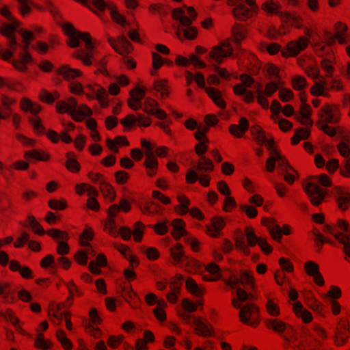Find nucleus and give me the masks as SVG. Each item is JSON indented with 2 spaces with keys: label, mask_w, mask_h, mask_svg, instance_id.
Wrapping results in <instances>:
<instances>
[{
  "label": "nucleus",
  "mask_w": 350,
  "mask_h": 350,
  "mask_svg": "<svg viewBox=\"0 0 350 350\" xmlns=\"http://www.w3.org/2000/svg\"><path fill=\"white\" fill-rule=\"evenodd\" d=\"M173 230L171 232V235L174 240L178 241L181 237L187 234V231L185 229V222L183 219L177 218L172 221Z\"/></svg>",
  "instance_id": "nucleus-20"
},
{
  "label": "nucleus",
  "mask_w": 350,
  "mask_h": 350,
  "mask_svg": "<svg viewBox=\"0 0 350 350\" xmlns=\"http://www.w3.org/2000/svg\"><path fill=\"white\" fill-rule=\"evenodd\" d=\"M312 178L317 180L319 185L317 183L309 182L304 187V190L310 204L314 206H319L326 201L327 196L330 193V190L321 188L320 185L323 187H330L332 185V181L330 177L325 174H321L312 177Z\"/></svg>",
  "instance_id": "nucleus-2"
},
{
  "label": "nucleus",
  "mask_w": 350,
  "mask_h": 350,
  "mask_svg": "<svg viewBox=\"0 0 350 350\" xmlns=\"http://www.w3.org/2000/svg\"><path fill=\"white\" fill-rule=\"evenodd\" d=\"M258 314V306L254 303H250L241 308L239 317L241 323L256 328L260 323Z\"/></svg>",
  "instance_id": "nucleus-4"
},
{
  "label": "nucleus",
  "mask_w": 350,
  "mask_h": 350,
  "mask_svg": "<svg viewBox=\"0 0 350 350\" xmlns=\"http://www.w3.org/2000/svg\"><path fill=\"white\" fill-rule=\"evenodd\" d=\"M250 127L248 120L242 117L239 120L238 124H230L228 131L229 133L236 138H242Z\"/></svg>",
  "instance_id": "nucleus-14"
},
{
  "label": "nucleus",
  "mask_w": 350,
  "mask_h": 350,
  "mask_svg": "<svg viewBox=\"0 0 350 350\" xmlns=\"http://www.w3.org/2000/svg\"><path fill=\"white\" fill-rule=\"evenodd\" d=\"M143 164L147 169L146 173L148 176L153 177L157 174L159 162L154 154H146V158Z\"/></svg>",
  "instance_id": "nucleus-24"
},
{
  "label": "nucleus",
  "mask_w": 350,
  "mask_h": 350,
  "mask_svg": "<svg viewBox=\"0 0 350 350\" xmlns=\"http://www.w3.org/2000/svg\"><path fill=\"white\" fill-rule=\"evenodd\" d=\"M232 13L236 19L243 22L247 21L253 15L252 9L247 8L245 4H239L234 7Z\"/></svg>",
  "instance_id": "nucleus-21"
},
{
  "label": "nucleus",
  "mask_w": 350,
  "mask_h": 350,
  "mask_svg": "<svg viewBox=\"0 0 350 350\" xmlns=\"http://www.w3.org/2000/svg\"><path fill=\"white\" fill-rule=\"evenodd\" d=\"M109 11L110 16L113 22L122 27L126 26L127 23L125 16L119 13L117 6L113 2L109 3Z\"/></svg>",
  "instance_id": "nucleus-36"
},
{
  "label": "nucleus",
  "mask_w": 350,
  "mask_h": 350,
  "mask_svg": "<svg viewBox=\"0 0 350 350\" xmlns=\"http://www.w3.org/2000/svg\"><path fill=\"white\" fill-rule=\"evenodd\" d=\"M250 133L258 145L262 146L266 142L265 132L260 125L251 126Z\"/></svg>",
  "instance_id": "nucleus-33"
},
{
  "label": "nucleus",
  "mask_w": 350,
  "mask_h": 350,
  "mask_svg": "<svg viewBox=\"0 0 350 350\" xmlns=\"http://www.w3.org/2000/svg\"><path fill=\"white\" fill-rule=\"evenodd\" d=\"M62 29L65 35L68 37L67 45L70 48H77L79 44V40L85 42V49H78L75 51L72 57L76 59L81 60L83 65L90 66L92 65V59L94 58L93 49L96 45V40H93L89 32L80 31L74 27L70 23H66L62 25Z\"/></svg>",
  "instance_id": "nucleus-1"
},
{
  "label": "nucleus",
  "mask_w": 350,
  "mask_h": 350,
  "mask_svg": "<svg viewBox=\"0 0 350 350\" xmlns=\"http://www.w3.org/2000/svg\"><path fill=\"white\" fill-rule=\"evenodd\" d=\"M88 252L89 250L77 251L73 256L75 261L79 265L85 266L88 261Z\"/></svg>",
  "instance_id": "nucleus-63"
},
{
  "label": "nucleus",
  "mask_w": 350,
  "mask_h": 350,
  "mask_svg": "<svg viewBox=\"0 0 350 350\" xmlns=\"http://www.w3.org/2000/svg\"><path fill=\"white\" fill-rule=\"evenodd\" d=\"M27 220L29 222V226L31 228L34 234L40 236H42L46 234V231L44 230L43 227L36 220L33 215H28Z\"/></svg>",
  "instance_id": "nucleus-46"
},
{
  "label": "nucleus",
  "mask_w": 350,
  "mask_h": 350,
  "mask_svg": "<svg viewBox=\"0 0 350 350\" xmlns=\"http://www.w3.org/2000/svg\"><path fill=\"white\" fill-rule=\"evenodd\" d=\"M247 30L243 24L235 23L231 28V42L233 41L237 47L241 46V42L246 38Z\"/></svg>",
  "instance_id": "nucleus-15"
},
{
  "label": "nucleus",
  "mask_w": 350,
  "mask_h": 350,
  "mask_svg": "<svg viewBox=\"0 0 350 350\" xmlns=\"http://www.w3.org/2000/svg\"><path fill=\"white\" fill-rule=\"evenodd\" d=\"M19 59H12L11 61V64L12 66L18 72H25L28 70L27 65L31 63L33 59V57H29V55H26V57L19 55Z\"/></svg>",
  "instance_id": "nucleus-31"
},
{
  "label": "nucleus",
  "mask_w": 350,
  "mask_h": 350,
  "mask_svg": "<svg viewBox=\"0 0 350 350\" xmlns=\"http://www.w3.org/2000/svg\"><path fill=\"white\" fill-rule=\"evenodd\" d=\"M66 286L68 291V301H73L74 297L76 295L77 297H82L84 295V293L79 289V288L76 285L73 280H70L68 282L66 283Z\"/></svg>",
  "instance_id": "nucleus-44"
},
{
  "label": "nucleus",
  "mask_w": 350,
  "mask_h": 350,
  "mask_svg": "<svg viewBox=\"0 0 350 350\" xmlns=\"http://www.w3.org/2000/svg\"><path fill=\"white\" fill-rule=\"evenodd\" d=\"M226 221L221 216L211 218L210 224L206 225V234L211 238H219L222 235V230L226 226Z\"/></svg>",
  "instance_id": "nucleus-10"
},
{
  "label": "nucleus",
  "mask_w": 350,
  "mask_h": 350,
  "mask_svg": "<svg viewBox=\"0 0 350 350\" xmlns=\"http://www.w3.org/2000/svg\"><path fill=\"white\" fill-rule=\"evenodd\" d=\"M318 120L316 124H337L341 120L340 106L336 104H325L318 111Z\"/></svg>",
  "instance_id": "nucleus-3"
},
{
  "label": "nucleus",
  "mask_w": 350,
  "mask_h": 350,
  "mask_svg": "<svg viewBox=\"0 0 350 350\" xmlns=\"http://www.w3.org/2000/svg\"><path fill=\"white\" fill-rule=\"evenodd\" d=\"M24 158L27 160L33 159L38 161L46 162L51 159V154L43 150L32 149L24 153Z\"/></svg>",
  "instance_id": "nucleus-23"
},
{
  "label": "nucleus",
  "mask_w": 350,
  "mask_h": 350,
  "mask_svg": "<svg viewBox=\"0 0 350 350\" xmlns=\"http://www.w3.org/2000/svg\"><path fill=\"white\" fill-rule=\"evenodd\" d=\"M56 72L58 75L62 76L64 79L67 81H70L83 75V72L79 69L72 68L67 64L59 67Z\"/></svg>",
  "instance_id": "nucleus-16"
},
{
  "label": "nucleus",
  "mask_w": 350,
  "mask_h": 350,
  "mask_svg": "<svg viewBox=\"0 0 350 350\" xmlns=\"http://www.w3.org/2000/svg\"><path fill=\"white\" fill-rule=\"evenodd\" d=\"M49 207L54 211H64L68 208L67 201L64 198L51 199L48 201Z\"/></svg>",
  "instance_id": "nucleus-53"
},
{
  "label": "nucleus",
  "mask_w": 350,
  "mask_h": 350,
  "mask_svg": "<svg viewBox=\"0 0 350 350\" xmlns=\"http://www.w3.org/2000/svg\"><path fill=\"white\" fill-rule=\"evenodd\" d=\"M172 264L176 265L184 262L187 255L185 254L184 247L180 243H176L169 249Z\"/></svg>",
  "instance_id": "nucleus-18"
},
{
  "label": "nucleus",
  "mask_w": 350,
  "mask_h": 350,
  "mask_svg": "<svg viewBox=\"0 0 350 350\" xmlns=\"http://www.w3.org/2000/svg\"><path fill=\"white\" fill-rule=\"evenodd\" d=\"M12 22V23L3 24L0 27V33L8 38L16 36L15 31L20 24L18 21Z\"/></svg>",
  "instance_id": "nucleus-41"
},
{
  "label": "nucleus",
  "mask_w": 350,
  "mask_h": 350,
  "mask_svg": "<svg viewBox=\"0 0 350 350\" xmlns=\"http://www.w3.org/2000/svg\"><path fill=\"white\" fill-rule=\"evenodd\" d=\"M183 276L181 274H176V275L172 279L170 283V288L171 289V292L180 294V289L183 285Z\"/></svg>",
  "instance_id": "nucleus-56"
},
{
  "label": "nucleus",
  "mask_w": 350,
  "mask_h": 350,
  "mask_svg": "<svg viewBox=\"0 0 350 350\" xmlns=\"http://www.w3.org/2000/svg\"><path fill=\"white\" fill-rule=\"evenodd\" d=\"M153 88L160 93L161 98L165 99L169 97L170 86L167 79H164L154 81Z\"/></svg>",
  "instance_id": "nucleus-32"
},
{
  "label": "nucleus",
  "mask_w": 350,
  "mask_h": 350,
  "mask_svg": "<svg viewBox=\"0 0 350 350\" xmlns=\"http://www.w3.org/2000/svg\"><path fill=\"white\" fill-rule=\"evenodd\" d=\"M280 8V5L273 0H268L264 2L261 5V9L268 14H278V11Z\"/></svg>",
  "instance_id": "nucleus-49"
},
{
  "label": "nucleus",
  "mask_w": 350,
  "mask_h": 350,
  "mask_svg": "<svg viewBox=\"0 0 350 350\" xmlns=\"http://www.w3.org/2000/svg\"><path fill=\"white\" fill-rule=\"evenodd\" d=\"M18 3V11L21 15L25 17L30 14L31 12V5H33V1L31 0H17Z\"/></svg>",
  "instance_id": "nucleus-52"
},
{
  "label": "nucleus",
  "mask_w": 350,
  "mask_h": 350,
  "mask_svg": "<svg viewBox=\"0 0 350 350\" xmlns=\"http://www.w3.org/2000/svg\"><path fill=\"white\" fill-rule=\"evenodd\" d=\"M205 92L218 107L222 109H226V103L222 98L221 93L219 90L212 87H206L205 88Z\"/></svg>",
  "instance_id": "nucleus-25"
},
{
  "label": "nucleus",
  "mask_w": 350,
  "mask_h": 350,
  "mask_svg": "<svg viewBox=\"0 0 350 350\" xmlns=\"http://www.w3.org/2000/svg\"><path fill=\"white\" fill-rule=\"evenodd\" d=\"M234 49L231 44V38H227L213 46L209 52V57L214 59L218 64L224 62V59L228 58L233 55Z\"/></svg>",
  "instance_id": "nucleus-5"
},
{
  "label": "nucleus",
  "mask_w": 350,
  "mask_h": 350,
  "mask_svg": "<svg viewBox=\"0 0 350 350\" xmlns=\"http://www.w3.org/2000/svg\"><path fill=\"white\" fill-rule=\"evenodd\" d=\"M310 129L299 127L295 130V133L291 139L292 145H297L301 140H305L310 137Z\"/></svg>",
  "instance_id": "nucleus-35"
},
{
  "label": "nucleus",
  "mask_w": 350,
  "mask_h": 350,
  "mask_svg": "<svg viewBox=\"0 0 350 350\" xmlns=\"http://www.w3.org/2000/svg\"><path fill=\"white\" fill-rule=\"evenodd\" d=\"M310 40L305 36L299 37L297 40L287 43L286 49L281 51V55L285 58L297 56L301 51H304L308 46Z\"/></svg>",
  "instance_id": "nucleus-6"
},
{
  "label": "nucleus",
  "mask_w": 350,
  "mask_h": 350,
  "mask_svg": "<svg viewBox=\"0 0 350 350\" xmlns=\"http://www.w3.org/2000/svg\"><path fill=\"white\" fill-rule=\"evenodd\" d=\"M195 326V334L202 338H209L215 336V330L212 324L200 317L196 318L193 321Z\"/></svg>",
  "instance_id": "nucleus-11"
},
{
  "label": "nucleus",
  "mask_w": 350,
  "mask_h": 350,
  "mask_svg": "<svg viewBox=\"0 0 350 350\" xmlns=\"http://www.w3.org/2000/svg\"><path fill=\"white\" fill-rule=\"evenodd\" d=\"M183 27H178L176 31V35L179 37L180 33H183L185 39L189 40H195L198 37V31L196 27L192 26H183Z\"/></svg>",
  "instance_id": "nucleus-34"
},
{
  "label": "nucleus",
  "mask_w": 350,
  "mask_h": 350,
  "mask_svg": "<svg viewBox=\"0 0 350 350\" xmlns=\"http://www.w3.org/2000/svg\"><path fill=\"white\" fill-rule=\"evenodd\" d=\"M330 195L335 198L337 207L341 211L345 212L350 208V192L347 188L335 186L330 190Z\"/></svg>",
  "instance_id": "nucleus-7"
},
{
  "label": "nucleus",
  "mask_w": 350,
  "mask_h": 350,
  "mask_svg": "<svg viewBox=\"0 0 350 350\" xmlns=\"http://www.w3.org/2000/svg\"><path fill=\"white\" fill-rule=\"evenodd\" d=\"M118 44L120 45V55L129 53L133 51V45L125 36H121L118 38Z\"/></svg>",
  "instance_id": "nucleus-57"
},
{
  "label": "nucleus",
  "mask_w": 350,
  "mask_h": 350,
  "mask_svg": "<svg viewBox=\"0 0 350 350\" xmlns=\"http://www.w3.org/2000/svg\"><path fill=\"white\" fill-rule=\"evenodd\" d=\"M100 190L105 198H109L110 202L114 201L116 198V191L113 186L107 183L105 180H102L100 183Z\"/></svg>",
  "instance_id": "nucleus-39"
},
{
  "label": "nucleus",
  "mask_w": 350,
  "mask_h": 350,
  "mask_svg": "<svg viewBox=\"0 0 350 350\" xmlns=\"http://www.w3.org/2000/svg\"><path fill=\"white\" fill-rule=\"evenodd\" d=\"M94 235L93 229L91 227H86L79 235V245L92 248L90 241L94 239Z\"/></svg>",
  "instance_id": "nucleus-38"
},
{
  "label": "nucleus",
  "mask_w": 350,
  "mask_h": 350,
  "mask_svg": "<svg viewBox=\"0 0 350 350\" xmlns=\"http://www.w3.org/2000/svg\"><path fill=\"white\" fill-rule=\"evenodd\" d=\"M288 324V323L277 318L268 319L265 321L266 327L280 336H282L284 334V329L286 328Z\"/></svg>",
  "instance_id": "nucleus-22"
},
{
  "label": "nucleus",
  "mask_w": 350,
  "mask_h": 350,
  "mask_svg": "<svg viewBox=\"0 0 350 350\" xmlns=\"http://www.w3.org/2000/svg\"><path fill=\"white\" fill-rule=\"evenodd\" d=\"M90 92L85 93L87 98L89 100L96 99L100 107L103 108H107L109 106L108 95L106 90L103 88L100 85L95 84H88L85 86Z\"/></svg>",
  "instance_id": "nucleus-8"
},
{
  "label": "nucleus",
  "mask_w": 350,
  "mask_h": 350,
  "mask_svg": "<svg viewBox=\"0 0 350 350\" xmlns=\"http://www.w3.org/2000/svg\"><path fill=\"white\" fill-rule=\"evenodd\" d=\"M0 297L4 304H12L16 302L15 290L12 288L11 282H0Z\"/></svg>",
  "instance_id": "nucleus-13"
},
{
  "label": "nucleus",
  "mask_w": 350,
  "mask_h": 350,
  "mask_svg": "<svg viewBox=\"0 0 350 350\" xmlns=\"http://www.w3.org/2000/svg\"><path fill=\"white\" fill-rule=\"evenodd\" d=\"M334 38H336V40L340 44H345L347 43L346 39V33L348 30L347 25L342 22H337L334 25Z\"/></svg>",
  "instance_id": "nucleus-27"
},
{
  "label": "nucleus",
  "mask_w": 350,
  "mask_h": 350,
  "mask_svg": "<svg viewBox=\"0 0 350 350\" xmlns=\"http://www.w3.org/2000/svg\"><path fill=\"white\" fill-rule=\"evenodd\" d=\"M297 333L295 329L290 324H288L286 328L284 329V334L281 336L282 338L288 342H294L297 340Z\"/></svg>",
  "instance_id": "nucleus-59"
},
{
  "label": "nucleus",
  "mask_w": 350,
  "mask_h": 350,
  "mask_svg": "<svg viewBox=\"0 0 350 350\" xmlns=\"http://www.w3.org/2000/svg\"><path fill=\"white\" fill-rule=\"evenodd\" d=\"M336 239L343 245L344 253L350 258V232L349 234H338Z\"/></svg>",
  "instance_id": "nucleus-61"
},
{
  "label": "nucleus",
  "mask_w": 350,
  "mask_h": 350,
  "mask_svg": "<svg viewBox=\"0 0 350 350\" xmlns=\"http://www.w3.org/2000/svg\"><path fill=\"white\" fill-rule=\"evenodd\" d=\"M234 247L237 251L242 252L245 256L250 255V250L245 244V238L243 235L234 239Z\"/></svg>",
  "instance_id": "nucleus-51"
},
{
  "label": "nucleus",
  "mask_w": 350,
  "mask_h": 350,
  "mask_svg": "<svg viewBox=\"0 0 350 350\" xmlns=\"http://www.w3.org/2000/svg\"><path fill=\"white\" fill-rule=\"evenodd\" d=\"M38 99L42 103H46L48 105L53 104L55 100L54 95L46 89H42L40 91L38 95Z\"/></svg>",
  "instance_id": "nucleus-64"
},
{
  "label": "nucleus",
  "mask_w": 350,
  "mask_h": 350,
  "mask_svg": "<svg viewBox=\"0 0 350 350\" xmlns=\"http://www.w3.org/2000/svg\"><path fill=\"white\" fill-rule=\"evenodd\" d=\"M266 310L271 317H278L280 314V309L278 303L272 299H268L266 304Z\"/></svg>",
  "instance_id": "nucleus-62"
},
{
  "label": "nucleus",
  "mask_w": 350,
  "mask_h": 350,
  "mask_svg": "<svg viewBox=\"0 0 350 350\" xmlns=\"http://www.w3.org/2000/svg\"><path fill=\"white\" fill-rule=\"evenodd\" d=\"M36 332L38 335L34 340V347L41 350H48L52 348L53 346V342L49 339H45L44 334L39 332V329H37Z\"/></svg>",
  "instance_id": "nucleus-37"
},
{
  "label": "nucleus",
  "mask_w": 350,
  "mask_h": 350,
  "mask_svg": "<svg viewBox=\"0 0 350 350\" xmlns=\"http://www.w3.org/2000/svg\"><path fill=\"white\" fill-rule=\"evenodd\" d=\"M291 85L294 90L301 91L308 86V83L304 77L296 75L292 78Z\"/></svg>",
  "instance_id": "nucleus-54"
},
{
  "label": "nucleus",
  "mask_w": 350,
  "mask_h": 350,
  "mask_svg": "<svg viewBox=\"0 0 350 350\" xmlns=\"http://www.w3.org/2000/svg\"><path fill=\"white\" fill-rule=\"evenodd\" d=\"M240 284L243 286H249L251 290L256 289L255 278L250 270L243 269L240 271Z\"/></svg>",
  "instance_id": "nucleus-30"
},
{
  "label": "nucleus",
  "mask_w": 350,
  "mask_h": 350,
  "mask_svg": "<svg viewBox=\"0 0 350 350\" xmlns=\"http://www.w3.org/2000/svg\"><path fill=\"white\" fill-rule=\"evenodd\" d=\"M18 32L21 35L23 43V45L21 46L23 53H20L19 55H22L23 57L29 55V57H32V55L29 53V49L31 42L36 38L33 33L32 31L25 29H21Z\"/></svg>",
  "instance_id": "nucleus-17"
},
{
  "label": "nucleus",
  "mask_w": 350,
  "mask_h": 350,
  "mask_svg": "<svg viewBox=\"0 0 350 350\" xmlns=\"http://www.w3.org/2000/svg\"><path fill=\"white\" fill-rule=\"evenodd\" d=\"M148 11L152 14H159L161 16H166L170 11V7L163 3H152L148 7Z\"/></svg>",
  "instance_id": "nucleus-43"
},
{
  "label": "nucleus",
  "mask_w": 350,
  "mask_h": 350,
  "mask_svg": "<svg viewBox=\"0 0 350 350\" xmlns=\"http://www.w3.org/2000/svg\"><path fill=\"white\" fill-rule=\"evenodd\" d=\"M29 122L32 124L33 131L37 135L45 134V127L42 124V120L39 116H37L36 118H30Z\"/></svg>",
  "instance_id": "nucleus-55"
},
{
  "label": "nucleus",
  "mask_w": 350,
  "mask_h": 350,
  "mask_svg": "<svg viewBox=\"0 0 350 350\" xmlns=\"http://www.w3.org/2000/svg\"><path fill=\"white\" fill-rule=\"evenodd\" d=\"M214 163L212 160L206 157H200L197 165L196 167V170L198 171H204V172H213L214 170Z\"/></svg>",
  "instance_id": "nucleus-42"
},
{
  "label": "nucleus",
  "mask_w": 350,
  "mask_h": 350,
  "mask_svg": "<svg viewBox=\"0 0 350 350\" xmlns=\"http://www.w3.org/2000/svg\"><path fill=\"white\" fill-rule=\"evenodd\" d=\"M146 96L144 87L139 85L129 92V98L127 100L128 106L133 110L137 111L141 108V101Z\"/></svg>",
  "instance_id": "nucleus-12"
},
{
  "label": "nucleus",
  "mask_w": 350,
  "mask_h": 350,
  "mask_svg": "<svg viewBox=\"0 0 350 350\" xmlns=\"http://www.w3.org/2000/svg\"><path fill=\"white\" fill-rule=\"evenodd\" d=\"M308 306L316 313L325 317V306L315 297H312L308 300Z\"/></svg>",
  "instance_id": "nucleus-48"
},
{
  "label": "nucleus",
  "mask_w": 350,
  "mask_h": 350,
  "mask_svg": "<svg viewBox=\"0 0 350 350\" xmlns=\"http://www.w3.org/2000/svg\"><path fill=\"white\" fill-rule=\"evenodd\" d=\"M349 323L347 317L340 319L336 329L334 342L336 346L345 345L349 337Z\"/></svg>",
  "instance_id": "nucleus-9"
},
{
  "label": "nucleus",
  "mask_w": 350,
  "mask_h": 350,
  "mask_svg": "<svg viewBox=\"0 0 350 350\" xmlns=\"http://www.w3.org/2000/svg\"><path fill=\"white\" fill-rule=\"evenodd\" d=\"M73 112L72 119L75 122H82L85 117H90L92 114V110L85 104L80 105Z\"/></svg>",
  "instance_id": "nucleus-28"
},
{
  "label": "nucleus",
  "mask_w": 350,
  "mask_h": 350,
  "mask_svg": "<svg viewBox=\"0 0 350 350\" xmlns=\"http://www.w3.org/2000/svg\"><path fill=\"white\" fill-rule=\"evenodd\" d=\"M278 167L281 168L283 172H295L297 177H299V174L297 170L292 167L288 163L287 159L284 156H281L280 158L277 159Z\"/></svg>",
  "instance_id": "nucleus-58"
},
{
  "label": "nucleus",
  "mask_w": 350,
  "mask_h": 350,
  "mask_svg": "<svg viewBox=\"0 0 350 350\" xmlns=\"http://www.w3.org/2000/svg\"><path fill=\"white\" fill-rule=\"evenodd\" d=\"M299 113L301 115V118L297 116L295 118L296 120L303 125H310L312 126L313 122L310 119V117L312 115V109L310 105H301Z\"/></svg>",
  "instance_id": "nucleus-26"
},
{
  "label": "nucleus",
  "mask_w": 350,
  "mask_h": 350,
  "mask_svg": "<svg viewBox=\"0 0 350 350\" xmlns=\"http://www.w3.org/2000/svg\"><path fill=\"white\" fill-rule=\"evenodd\" d=\"M46 234L52 239L58 242L66 241L68 242L70 239L68 232L66 230H62L57 228H51L46 231Z\"/></svg>",
  "instance_id": "nucleus-29"
},
{
  "label": "nucleus",
  "mask_w": 350,
  "mask_h": 350,
  "mask_svg": "<svg viewBox=\"0 0 350 350\" xmlns=\"http://www.w3.org/2000/svg\"><path fill=\"white\" fill-rule=\"evenodd\" d=\"M122 297L133 308H138L141 304V299L137 293L135 292L130 285L129 288L124 287L122 288Z\"/></svg>",
  "instance_id": "nucleus-19"
},
{
  "label": "nucleus",
  "mask_w": 350,
  "mask_h": 350,
  "mask_svg": "<svg viewBox=\"0 0 350 350\" xmlns=\"http://www.w3.org/2000/svg\"><path fill=\"white\" fill-rule=\"evenodd\" d=\"M245 234L248 247L256 246V244H258L260 239L262 238L261 237L256 236L252 227H246L245 228Z\"/></svg>",
  "instance_id": "nucleus-47"
},
{
  "label": "nucleus",
  "mask_w": 350,
  "mask_h": 350,
  "mask_svg": "<svg viewBox=\"0 0 350 350\" xmlns=\"http://www.w3.org/2000/svg\"><path fill=\"white\" fill-rule=\"evenodd\" d=\"M325 84V81H321L320 82H316L314 85H312L310 89V92L312 96H328L329 94L327 93L324 92V85Z\"/></svg>",
  "instance_id": "nucleus-60"
},
{
  "label": "nucleus",
  "mask_w": 350,
  "mask_h": 350,
  "mask_svg": "<svg viewBox=\"0 0 350 350\" xmlns=\"http://www.w3.org/2000/svg\"><path fill=\"white\" fill-rule=\"evenodd\" d=\"M145 225L140 221H136L133 225V240L137 243H140L143 239Z\"/></svg>",
  "instance_id": "nucleus-50"
},
{
  "label": "nucleus",
  "mask_w": 350,
  "mask_h": 350,
  "mask_svg": "<svg viewBox=\"0 0 350 350\" xmlns=\"http://www.w3.org/2000/svg\"><path fill=\"white\" fill-rule=\"evenodd\" d=\"M185 287L187 291L190 293L191 294H193L196 295V297H200L202 296L204 290L202 288H200L195 280L192 278L191 277H189L186 282H185Z\"/></svg>",
  "instance_id": "nucleus-40"
},
{
  "label": "nucleus",
  "mask_w": 350,
  "mask_h": 350,
  "mask_svg": "<svg viewBox=\"0 0 350 350\" xmlns=\"http://www.w3.org/2000/svg\"><path fill=\"white\" fill-rule=\"evenodd\" d=\"M172 18L174 21H178L182 26H187L190 20L189 17L185 15V11L182 8H176L172 11Z\"/></svg>",
  "instance_id": "nucleus-45"
}]
</instances>
